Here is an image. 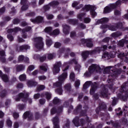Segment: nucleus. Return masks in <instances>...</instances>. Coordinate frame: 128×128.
Returning a JSON list of instances; mask_svg holds the SVG:
<instances>
[{
    "instance_id": "nucleus-1",
    "label": "nucleus",
    "mask_w": 128,
    "mask_h": 128,
    "mask_svg": "<svg viewBox=\"0 0 128 128\" xmlns=\"http://www.w3.org/2000/svg\"><path fill=\"white\" fill-rule=\"evenodd\" d=\"M28 96H30V93L26 92H21L19 94L18 96H17L16 97L14 96V98L16 100V102H20V98H22V100L24 102H26L28 101L29 104H32V98H28Z\"/></svg>"
},
{
    "instance_id": "nucleus-2",
    "label": "nucleus",
    "mask_w": 128,
    "mask_h": 128,
    "mask_svg": "<svg viewBox=\"0 0 128 128\" xmlns=\"http://www.w3.org/2000/svg\"><path fill=\"white\" fill-rule=\"evenodd\" d=\"M120 98H122L124 101L128 98V83L123 84L120 88V93L118 94Z\"/></svg>"
},
{
    "instance_id": "nucleus-3",
    "label": "nucleus",
    "mask_w": 128,
    "mask_h": 128,
    "mask_svg": "<svg viewBox=\"0 0 128 128\" xmlns=\"http://www.w3.org/2000/svg\"><path fill=\"white\" fill-rule=\"evenodd\" d=\"M88 70L89 72H86L84 74V76H90V74H92V72H102V68L99 65L92 64L88 68Z\"/></svg>"
},
{
    "instance_id": "nucleus-4",
    "label": "nucleus",
    "mask_w": 128,
    "mask_h": 128,
    "mask_svg": "<svg viewBox=\"0 0 128 128\" xmlns=\"http://www.w3.org/2000/svg\"><path fill=\"white\" fill-rule=\"evenodd\" d=\"M121 73L122 70H118L115 71L114 72L113 75L109 76V78L108 79V84H110L109 85V88H110L111 90H114V84H112V82H114V79L112 78H117L118 76Z\"/></svg>"
},
{
    "instance_id": "nucleus-5",
    "label": "nucleus",
    "mask_w": 128,
    "mask_h": 128,
    "mask_svg": "<svg viewBox=\"0 0 128 128\" xmlns=\"http://www.w3.org/2000/svg\"><path fill=\"white\" fill-rule=\"evenodd\" d=\"M63 66L66 67L63 70L64 72L58 77V80L60 82H64L68 78V72H66V70H68V63H64L63 65Z\"/></svg>"
},
{
    "instance_id": "nucleus-6",
    "label": "nucleus",
    "mask_w": 128,
    "mask_h": 128,
    "mask_svg": "<svg viewBox=\"0 0 128 128\" xmlns=\"http://www.w3.org/2000/svg\"><path fill=\"white\" fill-rule=\"evenodd\" d=\"M101 51L102 48L98 47L92 50L84 52L82 54V58H83L84 60H86L88 56V54H100V52Z\"/></svg>"
},
{
    "instance_id": "nucleus-7",
    "label": "nucleus",
    "mask_w": 128,
    "mask_h": 128,
    "mask_svg": "<svg viewBox=\"0 0 128 128\" xmlns=\"http://www.w3.org/2000/svg\"><path fill=\"white\" fill-rule=\"evenodd\" d=\"M34 46L37 50H42L44 48V42L42 37H37L34 38Z\"/></svg>"
},
{
    "instance_id": "nucleus-8",
    "label": "nucleus",
    "mask_w": 128,
    "mask_h": 128,
    "mask_svg": "<svg viewBox=\"0 0 128 128\" xmlns=\"http://www.w3.org/2000/svg\"><path fill=\"white\" fill-rule=\"evenodd\" d=\"M96 8V6H94L86 5L84 6V8H82V10H85L86 12H88L90 10V12L92 18H94L96 16V12H94Z\"/></svg>"
},
{
    "instance_id": "nucleus-9",
    "label": "nucleus",
    "mask_w": 128,
    "mask_h": 128,
    "mask_svg": "<svg viewBox=\"0 0 128 128\" xmlns=\"http://www.w3.org/2000/svg\"><path fill=\"white\" fill-rule=\"evenodd\" d=\"M88 107L87 106H84L83 107V110L82 111V105L78 104L76 109L74 110V114H76L78 112H80L82 116H85L86 110H88Z\"/></svg>"
},
{
    "instance_id": "nucleus-10",
    "label": "nucleus",
    "mask_w": 128,
    "mask_h": 128,
    "mask_svg": "<svg viewBox=\"0 0 128 128\" xmlns=\"http://www.w3.org/2000/svg\"><path fill=\"white\" fill-rule=\"evenodd\" d=\"M62 66V62H57L55 63V64L54 65V68H52V72L54 74H58L60 73V68Z\"/></svg>"
},
{
    "instance_id": "nucleus-11",
    "label": "nucleus",
    "mask_w": 128,
    "mask_h": 128,
    "mask_svg": "<svg viewBox=\"0 0 128 128\" xmlns=\"http://www.w3.org/2000/svg\"><path fill=\"white\" fill-rule=\"evenodd\" d=\"M100 28L102 30H104V28H108L110 30H112V32H114L116 30H118V26H110L108 24H104V25H101L100 26Z\"/></svg>"
},
{
    "instance_id": "nucleus-12",
    "label": "nucleus",
    "mask_w": 128,
    "mask_h": 128,
    "mask_svg": "<svg viewBox=\"0 0 128 128\" xmlns=\"http://www.w3.org/2000/svg\"><path fill=\"white\" fill-rule=\"evenodd\" d=\"M79 118L78 117H76L73 120L72 122L75 126H84V124H86V121L84 120V119L80 120L81 124H80V122H78Z\"/></svg>"
},
{
    "instance_id": "nucleus-13",
    "label": "nucleus",
    "mask_w": 128,
    "mask_h": 128,
    "mask_svg": "<svg viewBox=\"0 0 128 128\" xmlns=\"http://www.w3.org/2000/svg\"><path fill=\"white\" fill-rule=\"evenodd\" d=\"M64 88L65 90L68 92H69V94H72V96H76V94H74V91L72 90V86L70 85V84H66L65 86H64Z\"/></svg>"
},
{
    "instance_id": "nucleus-14",
    "label": "nucleus",
    "mask_w": 128,
    "mask_h": 128,
    "mask_svg": "<svg viewBox=\"0 0 128 128\" xmlns=\"http://www.w3.org/2000/svg\"><path fill=\"white\" fill-rule=\"evenodd\" d=\"M21 4H22V10H26L28 8V0H21Z\"/></svg>"
},
{
    "instance_id": "nucleus-15",
    "label": "nucleus",
    "mask_w": 128,
    "mask_h": 128,
    "mask_svg": "<svg viewBox=\"0 0 128 128\" xmlns=\"http://www.w3.org/2000/svg\"><path fill=\"white\" fill-rule=\"evenodd\" d=\"M128 54V52H126L125 53L121 52L118 55V58L120 60H124V62H128V57L126 56Z\"/></svg>"
},
{
    "instance_id": "nucleus-16",
    "label": "nucleus",
    "mask_w": 128,
    "mask_h": 128,
    "mask_svg": "<svg viewBox=\"0 0 128 128\" xmlns=\"http://www.w3.org/2000/svg\"><path fill=\"white\" fill-rule=\"evenodd\" d=\"M82 44H86L88 48H92L93 46L92 42L90 39H82Z\"/></svg>"
},
{
    "instance_id": "nucleus-17",
    "label": "nucleus",
    "mask_w": 128,
    "mask_h": 128,
    "mask_svg": "<svg viewBox=\"0 0 128 128\" xmlns=\"http://www.w3.org/2000/svg\"><path fill=\"white\" fill-rule=\"evenodd\" d=\"M52 122L54 125V128H60V125L58 124L60 122V119L57 116L53 118Z\"/></svg>"
},
{
    "instance_id": "nucleus-18",
    "label": "nucleus",
    "mask_w": 128,
    "mask_h": 128,
    "mask_svg": "<svg viewBox=\"0 0 128 128\" xmlns=\"http://www.w3.org/2000/svg\"><path fill=\"white\" fill-rule=\"evenodd\" d=\"M108 20H110L108 18H103L101 19L98 20L96 22V24H102V26L104 24H106L107 22H108Z\"/></svg>"
},
{
    "instance_id": "nucleus-19",
    "label": "nucleus",
    "mask_w": 128,
    "mask_h": 128,
    "mask_svg": "<svg viewBox=\"0 0 128 128\" xmlns=\"http://www.w3.org/2000/svg\"><path fill=\"white\" fill-rule=\"evenodd\" d=\"M66 64H76L75 66V70H80V64H78V61L74 59H73L71 60V62H66Z\"/></svg>"
},
{
    "instance_id": "nucleus-20",
    "label": "nucleus",
    "mask_w": 128,
    "mask_h": 128,
    "mask_svg": "<svg viewBox=\"0 0 128 128\" xmlns=\"http://www.w3.org/2000/svg\"><path fill=\"white\" fill-rule=\"evenodd\" d=\"M106 105L104 102H100V107L96 109V114H100V110H106Z\"/></svg>"
},
{
    "instance_id": "nucleus-21",
    "label": "nucleus",
    "mask_w": 128,
    "mask_h": 128,
    "mask_svg": "<svg viewBox=\"0 0 128 128\" xmlns=\"http://www.w3.org/2000/svg\"><path fill=\"white\" fill-rule=\"evenodd\" d=\"M43 20H44V18L40 16H38L34 19H30V21L32 22H34V24H36V23L40 24L42 22H43Z\"/></svg>"
},
{
    "instance_id": "nucleus-22",
    "label": "nucleus",
    "mask_w": 128,
    "mask_h": 128,
    "mask_svg": "<svg viewBox=\"0 0 128 128\" xmlns=\"http://www.w3.org/2000/svg\"><path fill=\"white\" fill-rule=\"evenodd\" d=\"M70 52V48H64V47L62 48L58 52L59 56H60L62 54H64V52Z\"/></svg>"
},
{
    "instance_id": "nucleus-23",
    "label": "nucleus",
    "mask_w": 128,
    "mask_h": 128,
    "mask_svg": "<svg viewBox=\"0 0 128 128\" xmlns=\"http://www.w3.org/2000/svg\"><path fill=\"white\" fill-rule=\"evenodd\" d=\"M79 4H80V2L75 1L72 3V6L73 8H76V10H80V8H82V6H84V4H80L78 6H78Z\"/></svg>"
},
{
    "instance_id": "nucleus-24",
    "label": "nucleus",
    "mask_w": 128,
    "mask_h": 128,
    "mask_svg": "<svg viewBox=\"0 0 128 128\" xmlns=\"http://www.w3.org/2000/svg\"><path fill=\"white\" fill-rule=\"evenodd\" d=\"M108 90L106 88H104L102 89V90L101 91L100 94L102 98H107L108 96Z\"/></svg>"
},
{
    "instance_id": "nucleus-25",
    "label": "nucleus",
    "mask_w": 128,
    "mask_h": 128,
    "mask_svg": "<svg viewBox=\"0 0 128 128\" xmlns=\"http://www.w3.org/2000/svg\"><path fill=\"white\" fill-rule=\"evenodd\" d=\"M32 30V27L30 26H28L26 28V29H23L22 30V36L24 38H26V32H30Z\"/></svg>"
},
{
    "instance_id": "nucleus-26",
    "label": "nucleus",
    "mask_w": 128,
    "mask_h": 128,
    "mask_svg": "<svg viewBox=\"0 0 128 128\" xmlns=\"http://www.w3.org/2000/svg\"><path fill=\"white\" fill-rule=\"evenodd\" d=\"M27 84L29 88H32V86H36L38 82L34 80H29L27 82Z\"/></svg>"
},
{
    "instance_id": "nucleus-27",
    "label": "nucleus",
    "mask_w": 128,
    "mask_h": 128,
    "mask_svg": "<svg viewBox=\"0 0 128 128\" xmlns=\"http://www.w3.org/2000/svg\"><path fill=\"white\" fill-rule=\"evenodd\" d=\"M26 118H28L29 120H32V114L29 112H25L23 116V118L26 119Z\"/></svg>"
},
{
    "instance_id": "nucleus-28",
    "label": "nucleus",
    "mask_w": 128,
    "mask_h": 128,
    "mask_svg": "<svg viewBox=\"0 0 128 128\" xmlns=\"http://www.w3.org/2000/svg\"><path fill=\"white\" fill-rule=\"evenodd\" d=\"M63 32L64 34H70V26L64 24L62 26Z\"/></svg>"
},
{
    "instance_id": "nucleus-29",
    "label": "nucleus",
    "mask_w": 128,
    "mask_h": 128,
    "mask_svg": "<svg viewBox=\"0 0 128 128\" xmlns=\"http://www.w3.org/2000/svg\"><path fill=\"white\" fill-rule=\"evenodd\" d=\"M24 68H26V66L24 65H16V72H22V70H24Z\"/></svg>"
},
{
    "instance_id": "nucleus-30",
    "label": "nucleus",
    "mask_w": 128,
    "mask_h": 128,
    "mask_svg": "<svg viewBox=\"0 0 128 128\" xmlns=\"http://www.w3.org/2000/svg\"><path fill=\"white\" fill-rule=\"evenodd\" d=\"M91 89L90 90V94H94V92H96V90L98 88V84L96 82H94V84L92 85Z\"/></svg>"
},
{
    "instance_id": "nucleus-31",
    "label": "nucleus",
    "mask_w": 128,
    "mask_h": 128,
    "mask_svg": "<svg viewBox=\"0 0 128 128\" xmlns=\"http://www.w3.org/2000/svg\"><path fill=\"white\" fill-rule=\"evenodd\" d=\"M22 29L18 27H16L14 29H8V34H12V32H14V34H16L18 32H20Z\"/></svg>"
},
{
    "instance_id": "nucleus-32",
    "label": "nucleus",
    "mask_w": 128,
    "mask_h": 128,
    "mask_svg": "<svg viewBox=\"0 0 128 128\" xmlns=\"http://www.w3.org/2000/svg\"><path fill=\"white\" fill-rule=\"evenodd\" d=\"M41 96H45L47 100H50L52 98V94L48 92H45L44 94H41Z\"/></svg>"
},
{
    "instance_id": "nucleus-33",
    "label": "nucleus",
    "mask_w": 128,
    "mask_h": 128,
    "mask_svg": "<svg viewBox=\"0 0 128 128\" xmlns=\"http://www.w3.org/2000/svg\"><path fill=\"white\" fill-rule=\"evenodd\" d=\"M122 34V32H116L112 33L111 34V36H112V38H118L119 36H120Z\"/></svg>"
},
{
    "instance_id": "nucleus-34",
    "label": "nucleus",
    "mask_w": 128,
    "mask_h": 128,
    "mask_svg": "<svg viewBox=\"0 0 128 128\" xmlns=\"http://www.w3.org/2000/svg\"><path fill=\"white\" fill-rule=\"evenodd\" d=\"M46 44L47 46H50L52 44V39L50 38L48 36H46Z\"/></svg>"
},
{
    "instance_id": "nucleus-35",
    "label": "nucleus",
    "mask_w": 128,
    "mask_h": 128,
    "mask_svg": "<svg viewBox=\"0 0 128 128\" xmlns=\"http://www.w3.org/2000/svg\"><path fill=\"white\" fill-rule=\"evenodd\" d=\"M62 84H64V82L58 80L54 83L53 86H56V88H62Z\"/></svg>"
},
{
    "instance_id": "nucleus-36",
    "label": "nucleus",
    "mask_w": 128,
    "mask_h": 128,
    "mask_svg": "<svg viewBox=\"0 0 128 128\" xmlns=\"http://www.w3.org/2000/svg\"><path fill=\"white\" fill-rule=\"evenodd\" d=\"M128 40H126V39H122V40H120L118 44L120 46H123L124 45V44H128Z\"/></svg>"
},
{
    "instance_id": "nucleus-37",
    "label": "nucleus",
    "mask_w": 128,
    "mask_h": 128,
    "mask_svg": "<svg viewBox=\"0 0 128 128\" xmlns=\"http://www.w3.org/2000/svg\"><path fill=\"white\" fill-rule=\"evenodd\" d=\"M58 4H60V2L56 0H54L48 4V5L50 6H52V8H54L55 6H58Z\"/></svg>"
},
{
    "instance_id": "nucleus-38",
    "label": "nucleus",
    "mask_w": 128,
    "mask_h": 128,
    "mask_svg": "<svg viewBox=\"0 0 128 128\" xmlns=\"http://www.w3.org/2000/svg\"><path fill=\"white\" fill-rule=\"evenodd\" d=\"M30 46L28 44H25L20 46V50H30Z\"/></svg>"
},
{
    "instance_id": "nucleus-39",
    "label": "nucleus",
    "mask_w": 128,
    "mask_h": 128,
    "mask_svg": "<svg viewBox=\"0 0 128 128\" xmlns=\"http://www.w3.org/2000/svg\"><path fill=\"white\" fill-rule=\"evenodd\" d=\"M90 84H92V82H90V81H87L84 84L83 89L84 90H86V88H88L90 87Z\"/></svg>"
},
{
    "instance_id": "nucleus-40",
    "label": "nucleus",
    "mask_w": 128,
    "mask_h": 128,
    "mask_svg": "<svg viewBox=\"0 0 128 128\" xmlns=\"http://www.w3.org/2000/svg\"><path fill=\"white\" fill-rule=\"evenodd\" d=\"M86 16V13H80L77 15V18L80 22H82V18Z\"/></svg>"
},
{
    "instance_id": "nucleus-41",
    "label": "nucleus",
    "mask_w": 128,
    "mask_h": 128,
    "mask_svg": "<svg viewBox=\"0 0 128 128\" xmlns=\"http://www.w3.org/2000/svg\"><path fill=\"white\" fill-rule=\"evenodd\" d=\"M52 27H46L44 29L45 32H46V34H50H50L52 33Z\"/></svg>"
},
{
    "instance_id": "nucleus-42",
    "label": "nucleus",
    "mask_w": 128,
    "mask_h": 128,
    "mask_svg": "<svg viewBox=\"0 0 128 128\" xmlns=\"http://www.w3.org/2000/svg\"><path fill=\"white\" fill-rule=\"evenodd\" d=\"M19 80L21 82H24V80H26V75L25 74H22L20 76H19Z\"/></svg>"
},
{
    "instance_id": "nucleus-43",
    "label": "nucleus",
    "mask_w": 128,
    "mask_h": 128,
    "mask_svg": "<svg viewBox=\"0 0 128 128\" xmlns=\"http://www.w3.org/2000/svg\"><path fill=\"white\" fill-rule=\"evenodd\" d=\"M112 12V8H110L109 6H107L104 8V14H108V12Z\"/></svg>"
},
{
    "instance_id": "nucleus-44",
    "label": "nucleus",
    "mask_w": 128,
    "mask_h": 128,
    "mask_svg": "<svg viewBox=\"0 0 128 128\" xmlns=\"http://www.w3.org/2000/svg\"><path fill=\"white\" fill-rule=\"evenodd\" d=\"M78 20H74V19H70L68 20L69 24H76Z\"/></svg>"
},
{
    "instance_id": "nucleus-45",
    "label": "nucleus",
    "mask_w": 128,
    "mask_h": 128,
    "mask_svg": "<svg viewBox=\"0 0 128 128\" xmlns=\"http://www.w3.org/2000/svg\"><path fill=\"white\" fill-rule=\"evenodd\" d=\"M60 34V30L56 29L50 34V36H58Z\"/></svg>"
},
{
    "instance_id": "nucleus-46",
    "label": "nucleus",
    "mask_w": 128,
    "mask_h": 128,
    "mask_svg": "<svg viewBox=\"0 0 128 128\" xmlns=\"http://www.w3.org/2000/svg\"><path fill=\"white\" fill-rule=\"evenodd\" d=\"M6 124L8 126H9V128H12V122L10 120V118H8L6 120Z\"/></svg>"
},
{
    "instance_id": "nucleus-47",
    "label": "nucleus",
    "mask_w": 128,
    "mask_h": 128,
    "mask_svg": "<svg viewBox=\"0 0 128 128\" xmlns=\"http://www.w3.org/2000/svg\"><path fill=\"white\" fill-rule=\"evenodd\" d=\"M48 60H52L54 58H56V54L52 53V54H48L47 56Z\"/></svg>"
},
{
    "instance_id": "nucleus-48",
    "label": "nucleus",
    "mask_w": 128,
    "mask_h": 128,
    "mask_svg": "<svg viewBox=\"0 0 128 128\" xmlns=\"http://www.w3.org/2000/svg\"><path fill=\"white\" fill-rule=\"evenodd\" d=\"M56 92L58 94L62 95V87H59L56 90Z\"/></svg>"
},
{
    "instance_id": "nucleus-49",
    "label": "nucleus",
    "mask_w": 128,
    "mask_h": 128,
    "mask_svg": "<svg viewBox=\"0 0 128 128\" xmlns=\"http://www.w3.org/2000/svg\"><path fill=\"white\" fill-rule=\"evenodd\" d=\"M102 58H106V60H110V54L108 52H105L102 56Z\"/></svg>"
},
{
    "instance_id": "nucleus-50",
    "label": "nucleus",
    "mask_w": 128,
    "mask_h": 128,
    "mask_svg": "<svg viewBox=\"0 0 128 128\" xmlns=\"http://www.w3.org/2000/svg\"><path fill=\"white\" fill-rule=\"evenodd\" d=\"M2 80L4 82H8V76H6V74H4L2 78Z\"/></svg>"
},
{
    "instance_id": "nucleus-51",
    "label": "nucleus",
    "mask_w": 128,
    "mask_h": 128,
    "mask_svg": "<svg viewBox=\"0 0 128 128\" xmlns=\"http://www.w3.org/2000/svg\"><path fill=\"white\" fill-rule=\"evenodd\" d=\"M73 100H72V98H70L69 100V102H66L64 103V106L66 108H68V106H70V104H72V102Z\"/></svg>"
},
{
    "instance_id": "nucleus-52",
    "label": "nucleus",
    "mask_w": 128,
    "mask_h": 128,
    "mask_svg": "<svg viewBox=\"0 0 128 128\" xmlns=\"http://www.w3.org/2000/svg\"><path fill=\"white\" fill-rule=\"evenodd\" d=\"M78 26L82 30H86V26L84 23H80L78 24Z\"/></svg>"
},
{
    "instance_id": "nucleus-53",
    "label": "nucleus",
    "mask_w": 128,
    "mask_h": 128,
    "mask_svg": "<svg viewBox=\"0 0 128 128\" xmlns=\"http://www.w3.org/2000/svg\"><path fill=\"white\" fill-rule=\"evenodd\" d=\"M17 108H18V110H22L24 108V105L22 104H18L16 105Z\"/></svg>"
},
{
    "instance_id": "nucleus-54",
    "label": "nucleus",
    "mask_w": 128,
    "mask_h": 128,
    "mask_svg": "<svg viewBox=\"0 0 128 128\" xmlns=\"http://www.w3.org/2000/svg\"><path fill=\"white\" fill-rule=\"evenodd\" d=\"M70 78L72 82H74V72H71L70 74Z\"/></svg>"
},
{
    "instance_id": "nucleus-55",
    "label": "nucleus",
    "mask_w": 128,
    "mask_h": 128,
    "mask_svg": "<svg viewBox=\"0 0 128 128\" xmlns=\"http://www.w3.org/2000/svg\"><path fill=\"white\" fill-rule=\"evenodd\" d=\"M39 60L42 62H44L46 60V55L44 54V56H40Z\"/></svg>"
},
{
    "instance_id": "nucleus-56",
    "label": "nucleus",
    "mask_w": 128,
    "mask_h": 128,
    "mask_svg": "<svg viewBox=\"0 0 128 128\" xmlns=\"http://www.w3.org/2000/svg\"><path fill=\"white\" fill-rule=\"evenodd\" d=\"M34 70V66L30 65L28 66L27 72H32V70Z\"/></svg>"
},
{
    "instance_id": "nucleus-57",
    "label": "nucleus",
    "mask_w": 128,
    "mask_h": 128,
    "mask_svg": "<svg viewBox=\"0 0 128 128\" xmlns=\"http://www.w3.org/2000/svg\"><path fill=\"white\" fill-rule=\"evenodd\" d=\"M60 102V99L58 98V97H55L53 100V104H56Z\"/></svg>"
},
{
    "instance_id": "nucleus-58",
    "label": "nucleus",
    "mask_w": 128,
    "mask_h": 128,
    "mask_svg": "<svg viewBox=\"0 0 128 128\" xmlns=\"http://www.w3.org/2000/svg\"><path fill=\"white\" fill-rule=\"evenodd\" d=\"M6 96V90H4L0 94V98H4Z\"/></svg>"
},
{
    "instance_id": "nucleus-59",
    "label": "nucleus",
    "mask_w": 128,
    "mask_h": 128,
    "mask_svg": "<svg viewBox=\"0 0 128 128\" xmlns=\"http://www.w3.org/2000/svg\"><path fill=\"white\" fill-rule=\"evenodd\" d=\"M91 20L90 18H85L84 19V24H90V22Z\"/></svg>"
},
{
    "instance_id": "nucleus-60",
    "label": "nucleus",
    "mask_w": 128,
    "mask_h": 128,
    "mask_svg": "<svg viewBox=\"0 0 128 128\" xmlns=\"http://www.w3.org/2000/svg\"><path fill=\"white\" fill-rule=\"evenodd\" d=\"M80 84V81L79 80H77L75 82V86L76 88H78Z\"/></svg>"
},
{
    "instance_id": "nucleus-61",
    "label": "nucleus",
    "mask_w": 128,
    "mask_h": 128,
    "mask_svg": "<svg viewBox=\"0 0 128 128\" xmlns=\"http://www.w3.org/2000/svg\"><path fill=\"white\" fill-rule=\"evenodd\" d=\"M116 26H117L118 28H122V26H124V24L122 23L119 22L118 23H117L116 24Z\"/></svg>"
},
{
    "instance_id": "nucleus-62",
    "label": "nucleus",
    "mask_w": 128,
    "mask_h": 128,
    "mask_svg": "<svg viewBox=\"0 0 128 128\" xmlns=\"http://www.w3.org/2000/svg\"><path fill=\"white\" fill-rule=\"evenodd\" d=\"M6 12V7H2L0 8V16H2L3 14H4Z\"/></svg>"
},
{
    "instance_id": "nucleus-63",
    "label": "nucleus",
    "mask_w": 128,
    "mask_h": 128,
    "mask_svg": "<svg viewBox=\"0 0 128 128\" xmlns=\"http://www.w3.org/2000/svg\"><path fill=\"white\" fill-rule=\"evenodd\" d=\"M46 88V86L44 85H40L38 88V90H44Z\"/></svg>"
},
{
    "instance_id": "nucleus-64",
    "label": "nucleus",
    "mask_w": 128,
    "mask_h": 128,
    "mask_svg": "<svg viewBox=\"0 0 128 128\" xmlns=\"http://www.w3.org/2000/svg\"><path fill=\"white\" fill-rule=\"evenodd\" d=\"M70 38H76V32L74 31L70 33Z\"/></svg>"
}]
</instances>
